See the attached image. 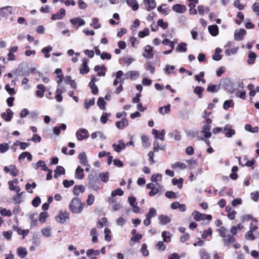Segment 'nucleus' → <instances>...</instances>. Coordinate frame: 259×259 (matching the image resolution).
Listing matches in <instances>:
<instances>
[{
	"label": "nucleus",
	"instance_id": "1",
	"mask_svg": "<svg viewBox=\"0 0 259 259\" xmlns=\"http://www.w3.org/2000/svg\"><path fill=\"white\" fill-rule=\"evenodd\" d=\"M219 233L220 236L222 238V240L225 246H229L231 244H233V247L238 249L241 246L240 244L235 242L234 236L230 234H227V229L223 226L221 227L217 230Z\"/></svg>",
	"mask_w": 259,
	"mask_h": 259
},
{
	"label": "nucleus",
	"instance_id": "2",
	"mask_svg": "<svg viewBox=\"0 0 259 259\" xmlns=\"http://www.w3.org/2000/svg\"><path fill=\"white\" fill-rule=\"evenodd\" d=\"M69 207L72 213H79L83 209L84 204L78 198L75 197L71 200Z\"/></svg>",
	"mask_w": 259,
	"mask_h": 259
},
{
	"label": "nucleus",
	"instance_id": "3",
	"mask_svg": "<svg viewBox=\"0 0 259 259\" xmlns=\"http://www.w3.org/2000/svg\"><path fill=\"white\" fill-rule=\"evenodd\" d=\"M69 212L66 210H61L59 212L58 215L56 217V221L61 224L64 223L69 220Z\"/></svg>",
	"mask_w": 259,
	"mask_h": 259
},
{
	"label": "nucleus",
	"instance_id": "4",
	"mask_svg": "<svg viewBox=\"0 0 259 259\" xmlns=\"http://www.w3.org/2000/svg\"><path fill=\"white\" fill-rule=\"evenodd\" d=\"M192 214L196 221L205 220H211L212 219V216L210 214L201 213L197 211H194Z\"/></svg>",
	"mask_w": 259,
	"mask_h": 259
},
{
	"label": "nucleus",
	"instance_id": "5",
	"mask_svg": "<svg viewBox=\"0 0 259 259\" xmlns=\"http://www.w3.org/2000/svg\"><path fill=\"white\" fill-rule=\"evenodd\" d=\"M76 137L79 141H82L89 137L88 131L85 128H80L75 134Z\"/></svg>",
	"mask_w": 259,
	"mask_h": 259
},
{
	"label": "nucleus",
	"instance_id": "6",
	"mask_svg": "<svg viewBox=\"0 0 259 259\" xmlns=\"http://www.w3.org/2000/svg\"><path fill=\"white\" fill-rule=\"evenodd\" d=\"M89 60L87 58H83L82 59V64L79 68V72L81 74H87L89 71L90 68L88 66Z\"/></svg>",
	"mask_w": 259,
	"mask_h": 259
},
{
	"label": "nucleus",
	"instance_id": "7",
	"mask_svg": "<svg viewBox=\"0 0 259 259\" xmlns=\"http://www.w3.org/2000/svg\"><path fill=\"white\" fill-rule=\"evenodd\" d=\"M223 132L227 138H231L236 133L235 131L232 128V125L230 124H227L225 126Z\"/></svg>",
	"mask_w": 259,
	"mask_h": 259
},
{
	"label": "nucleus",
	"instance_id": "8",
	"mask_svg": "<svg viewBox=\"0 0 259 259\" xmlns=\"http://www.w3.org/2000/svg\"><path fill=\"white\" fill-rule=\"evenodd\" d=\"M4 171L14 177L17 176L19 174V170L17 169L16 166L12 164L9 166H5Z\"/></svg>",
	"mask_w": 259,
	"mask_h": 259
},
{
	"label": "nucleus",
	"instance_id": "9",
	"mask_svg": "<svg viewBox=\"0 0 259 259\" xmlns=\"http://www.w3.org/2000/svg\"><path fill=\"white\" fill-rule=\"evenodd\" d=\"M143 56L147 59H151L153 57V48L150 45H147L144 48Z\"/></svg>",
	"mask_w": 259,
	"mask_h": 259
},
{
	"label": "nucleus",
	"instance_id": "10",
	"mask_svg": "<svg viewBox=\"0 0 259 259\" xmlns=\"http://www.w3.org/2000/svg\"><path fill=\"white\" fill-rule=\"evenodd\" d=\"M128 201L130 205L133 207V211L135 213L139 212L140 210V209L139 207L137 206L136 198L134 196H130L128 198Z\"/></svg>",
	"mask_w": 259,
	"mask_h": 259
},
{
	"label": "nucleus",
	"instance_id": "11",
	"mask_svg": "<svg viewBox=\"0 0 259 259\" xmlns=\"http://www.w3.org/2000/svg\"><path fill=\"white\" fill-rule=\"evenodd\" d=\"M112 148L114 151L117 153H119L121 150L125 149V145L123 141L122 140H120L118 141L117 144H113Z\"/></svg>",
	"mask_w": 259,
	"mask_h": 259
},
{
	"label": "nucleus",
	"instance_id": "12",
	"mask_svg": "<svg viewBox=\"0 0 259 259\" xmlns=\"http://www.w3.org/2000/svg\"><path fill=\"white\" fill-rule=\"evenodd\" d=\"M210 125L204 124L202 127L201 134H203V137L206 139L210 138L212 135L210 132Z\"/></svg>",
	"mask_w": 259,
	"mask_h": 259
},
{
	"label": "nucleus",
	"instance_id": "13",
	"mask_svg": "<svg viewBox=\"0 0 259 259\" xmlns=\"http://www.w3.org/2000/svg\"><path fill=\"white\" fill-rule=\"evenodd\" d=\"M143 3L144 4L145 9L147 11H151L156 6L155 0H144Z\"/></svg>",
	"mask_w": 259,
	"mask_h": 259
},
{
	"label": "nucleus",
	"instance_id": "14",
	"mask_svg": "<svg viewBox=\"0 0 259 259\" xmlns=\"http://www.w3.org/2000/svg\"><path fill=\"white\" fill-rule=\"evenodd\" d=\"M13 8L11 6H6L0 9V16L7 17L12 13Z\"/></svg>",
	"mask_w": 259,
	"mask_h": 259
},
{
	"label": "nucleus",
	"instance_id": "15",
	"mask_svg": "<svg viewBox=\"0 0 259 259\" xmlns=\"http://www.w3.org/2000/svg\"><path fill=\"white\" fill-rule=\"evenodd\" d=\"M66 14V11L64 9H61L60 11L56 14H53L51 19L52 20H60L64 18Z\"/></svg>",
	"mask_w": 259,
	"mask_h": 259
},
{
	"label": "nucleus",
	"instance_id": "16",
	"mask_svg": "<svg viewBox=\"0 0 259 259\" xmlns=\"http://www.w3.org/2000/svg\"><path fill=\"white\" fill-rule=\"evenodd\" d=\"M13 112L9 108L7 109L6 112H3L1 114L2 117L7 122H9L11 120L13 117Z\"/></svg>",
	"mask_w": 259,
	"mask_h": 259
},
{
	"label": "nucleus",
	"instance_id": "17",
	"mask_svg": "<svg viewBox=\"0 0 259 259\" xmlns=\"http://www.w3.org/2000/svg\"><path fill=\"white\" fill-rule=\"evenodd\" d=\"M94 70L98 72V76H104L106 74V68L104 65H96L94 67Z\"/></svg>",
	"mask_w": 259,
	"mask_h": 259
},
{
	"label": "nucleus",
	"instance_id": "18",
	"mask_svg": "<svg viewBox=\"0 0 259 259\" xmlns=\"http://www.w3.org/2000/svg\"><path fill=\"white\" fill-rule=\"evenodd\" d=\"M37 90L35 92L36 96L38 98H41L44 96V93L46 92L45 86L42 84H39L36 86Z\"/></svg>",
	"mask_w": 259,
	"mask_h": 259
},
{
	"label": "nucleus",
	"instance_id": "19",
	"mask_svg": "<svg viewBox=\"0 0 259 259\" xmlns=\"http://www.w3.org/2000/svg\"><path fill=\"white\" fill-rule=\"evenodd\" d=\"M128 125V121L127 118H123L121 120L115 122L116 127L119 130H122Z\"/></svg>",
	"mask_w": 259,
	"mask_h": 259
},
{
	"label": "nucleus",
	"instance_id": "20",
	"mask_svg": "<svg viewBox=\"0 0 259 259\" xmlns=\"http://www.w3.org/2000/svg\"><path fill=\"white\" fill-rule=\"evenodd\" d=\"M246 33V31L244 29H240L238 30L235 31L234 33L235 39L238 41L241 40Z\"/></svg>",
	"mask_w": 259,
	"mask_h": 259
},
{
	"label": "nucleus",
	"instance_id": "21",
	"mask_svg": "<svg viewBox=\"0 0 259 259\" xmlns=\"http://www.w3.org/2000/svg\"><path fill=\"white\" fill-rule=\"evenodd\" d=\"M172 9L174 11L178 13H184L187 10V8L185 6L180 4L174 5Z\"/></svg>",
	"mask_w": 259,
	"mask_h": 259
},
{
	"label": "nucleus",
	"instance_id": "22",
	"mask_svg": "<svg viewBox=\"0 0 259 259\" xmlns=\"http://www.w3.org/2000/svg\"><path fill=\"white\" fill-rule=\"evenodd\" d=\"M25 158L29 161L32 160V156L31 154L28 152H22L18 157V160L19 162H22Z\"/></svg>",
	"mask_w": 259,
	"mask_h": 259
},
{
	"label": "nucleus",
	"instance_id": "23",
	"mask_svg": "<svg viewBox=\"0 0 259 259\" xmlns=\"http://www.w3.org/2000/svg\"><path fill=\"white\" fill-rule=\"evenodd\" d=\"M85 191V187L81 185H75L74 186L73 192L75 195L78 196L80 193H82Z\"/></svg>",
	"mask_w": 259,
	"mask_h": 259
},
{
	"label": "nucleus",
	"instance_id": "24",
	"mask_svg": "<svg viewBox=\"0 0 259 259\" xmlns=\"http://www.w3.org/2000/svg\"><path fill=\"white\" fill-rule=\"evenodd\" d=\"M83 171V169L78 166L75 170V178L78 180L83 179L84 178Z\"/></svg>",
	"mask_w": 259,
	"mask_h": 259
},
{
	"label": "nucleus",
	"instance_id": "25",
	"mask_svg": "<svg viewBox=\"0 0 259 259\" xmlns=\"http://www.w3.org/2000/svg\"><path fill=\"white\" fill-rule=\"evenodd\" d=\"M162 189V187L161 185L158 183H156V187L151 190V191L149 192V195L150 196H153L158 194L160 191H161Z\"/></svg>",
	"mask_w": 259,
	"mask_h": 259
},
{
	"label": "nucleus",
	"instance_id": "26",
	"mask_svg": "<svg viewBox=\"0 0 259 259\" xmlns=\"http://www.w3.org/2000/svg\"><path fill=\"white\" fill-rule=\"evenodd\" d=\"M158 220L159 224L161 225H165L171 221V219L167 215L163 214L160 215L158 217Z\"/></svg>",
	"mask_w": 259,
	"mask_h": 259
},
{
	"label": "nucleus",
	"instance_id": "27",
	"mask_svg": "<svg viewBox=\"0 0 259 259\" xmlns=\"http://www.w3.org/2000/svg\"><path fill=\"white\" fill-rule=\"evenodd\" d=\"M208 30L210 34L213 36H215L219 34V28L216 25L209 26Z\"/></svg>",
	"mask_w": 259,
	"mask_h": 259
},
{
	"label": "nucleus",
	"instance_id": "28",
	"mask_svg": "<svg viewBox=\"0 0 259 259\" xmlns=\"http://www.w3.org/2000/svg\"><path fill=\"white\" fill-rule=\"evenodd\" d=\"M126 3L133 11H137L139 9V4L136 0H126Z\"/></svg>",
	"mask_w": 259,
	"mask_h": 259
},
{
	"label": "nucleus",
	"instance_id": "29",
	"mask_svg": "<svg viewBox=\"0 0 259 259\" xmlns=\"http://www.w3.org/2000/svg\"><path fill=\"white\" fill-rule=\"evenodd\" d=\"M92 139H95L99 137L102 140L106 139L107 137L102 132H96L93 133L91 135Z\"/></svg>",
	"mask_w": 259,
	"mask_h": 259
},
{
	"label": "nucleus",
	"instance_id": "30",
	"mask_svg": "<svg viewBox=\"0 0 259 259\" xmlns=\"http://www.w3.org/2000/svg\"><path fill=\"white\" fill-rule=\"evenodd\" d=\"M78 158L79 160V162L82 165L87 164L88 162V157L84 152H81L78 155Z\"/></svg>",
	"mask_w": 259,
	"mask_h": 259
},
{
	"label": "nucleus",
	"instance_id": "31",
	"mask_svg": "<svg viewBox=\"0 0 259 259\" xmlns=\"http://www.w3.org/2000/svg\"><path fill=\"white\" fill-rule=\"evenodd\" d=\"M17 253L20 257L24 258L27 254V251L25 248L19 247L17 248Z\"/></svg>",
	"mask_w": 259,
	"mask_h": 259
},
{
	"label": "nucleus",
	"instance_id": "32",
	"mask_svg": "<svg viewBox=\"0 0 259 259\" xmlns=\"http://www.w3.org/2000/svg\"><path fill=\"white\" fill-rule=\"evenodd\" d=\"M41 233L43 236L45 237H50L52 235V229L50 227L47 226L41 229Z\"/></svg>",
	"mask_w": 259,
	"mask_h": 259
},
{
	"label": "nucleus",
	"instance_id": "33",
	"mask_svg": "<svg viewBox=\"0 0 259 259\" xmlns=\"http://www.w3.org/2000/svg\"><path fill=\"white\" fill-rule=\"evenodd\" d=\"M39 167H41L42 170L44 171H47V170H48L46 163L43 160H39L34 166V168L35 169H38Z\"/></svg>",
	"mask_w": 259,
	"mask_h": 259
},
{
	"label": "nucleus",
	"instance_id": "34",
	"mask_svg": "<svg viewBox=\"0 0 259 259\" xmlns=\"http://www.w3.org/2000/svg\"><path fill=\"white\" fill-rule=\"evenodd\" d=\"M248 58L247 63L249 65H252L254 63L256 55L254 52L250 51L248 53Z\"/></svg>",
	"mask_w": 259,
	"mask_h": 259
},
{
	"label": "nucleus",
	"instance_id": "35",
	"mask_svg": "<svg viewBox=\"0 0 259 259\" xmlns=\"http://www.w3.org/2000/svg\"><path fill=\"white\" fill-rule=\"evenodd\" d=\"M163 240L165 242H169L171 241V234L169 232L164 231L161 233Z\"/></svg>",
	"mask_w": 259,
	"mask_h": 259
},
{
	"label": "nucleus",
	"instance_id": "36",
	"mask_svg": "<svg viewBox=\"0 0 259 259\" xmlns=\"http://www.w3.org/2000/svg\"><path fill=\"white\" fill-rule=\"evenodd\" d=\"M166 6V4H162V5L158 7L157 11L164 15H167L169 11V9Z\"/></svg>",
	"mask_w": 259,
	"mask_h": 259
},
{
	"label": "nucleus",
	"instance_id": "37",
	"mask_svg": "<svg viewBox=\"0 0 259 259\" xmlns=\"http://www.w3.org/2000/svg\"><path fill=\"white\" fill-rule=\"evenodd\" d=\"M222 50L220 48H217L215 50V52L212 56V59L215 61H220L222 59L221 53Z\"/></svg>",
	"mask_w": 259,
	"mask_h": 259
},
{
	"label": "nucleus",
	"instance_id": "38",
	"mask_svg": "<svg viewBox=\"0 0 259 259\" xmlns=\"http://www.w3.org/2000/svg\"><path fill=\"white\" fill-rule=\"evenodd\" d=\"M200 259H210V254L204 248H201L199 251Z\"/></svg>",
	"mask_w": 259,
	"mask_h": 259
},
{
	"label": "nucleus",
	"instance_id": "39",
	"mask_svg": "<svg viewBox=\"0 0 259 259\" xmlns=\"http://www.w3.org/2000/svg\"><path fill=\"white\" fill-rule=\"evenodd\" d=\"M144 67L146 70L149 71L151 74H154L155 72V68L151 62L149 61L146 62L144 65Z\"/></svg>",
	"mask_w": 259,
	"mask_h": 259
},
{
	"label": "nucleus",
	"instance_id": "40",
	"mask_svg": "<svg viewBox=\"0 0 259 259\" xmlns=\"http://www.w3.org/2000/svg\"><path fill=\"white\" fill-rule=\"evenodd\" d=\"M53 50V48L51 46H48L41 50V52L44 54L45 57L49 58L50 57L49 53Z\"/></svg>",
	"mask_w": 259,
	"mask_h": 259
},
{
	"label": "nucleus",
	"instance_id": "41",
	"mask_svg": "<svg viewBox=\"0 0 259 259\" xmlns=\"http://www.w3.org/2000/svg\"><path fill=\"white\" fill-rule=\"evenodd\" d=\"M66 128V125L64 123H62L59 127L55 126L53 129L54 133L56 135H59L60 133L61 129L65 130Z\"/></svg>",
	"mask_w": 259,
	"mask_h": 259
},
{
	"label": "nucleus",
	"instance_id": "42",
	"mask_svg": "<svg viewBox=\"0 0 259 259\" xmlns=\"http://www.w3.org/2000/svg\"><path fill=\"white\" fill-rule=\"evenodd\" d=\"M187 50V44L185 42L180 43L176 48V51L180 52H186Z\"/></svg>",
	"mask_w": 259,
	"mask_h": 259
},
{
	"label": "nucleus",
	"instance_id": "43",
	"mask_svg": "<svg viewBox=\"0 0 259 259\" xmlns=\"http://www.w3.org/2000/svg\"><path fill=\"white\" fill-rule=\"evenodd\" d=\"M183 182V179L182 178H180L179 179L174 178L172 180V184L174 185L177 186L179 189H181L182 188Z\"/></svg>",
	"mask_w": 259,
	"mask_h": 259
},
{
	"label": "nucleus",
	"instance_id": "44",
	"mask_svg": "<svg viewBox=\"0 0 259 259\" xmlns=\"http://www.w3.org/2000/svg\"><path fill=\"white\" fill-rule=\"evenodd\" d=\"M89 185L94 190H97L98 189V186L95 185L96 183V179L93 177L92 176L89 177Z\"/></svg>",
	"mask_w": 259,
	"mask_h": 259
},
{
	"label": "nucleus",
	"instance_id": "45",
	"mask_svg": "<svg viewBox=\"0 0 259 259\" xmlns=\"http://www.w3.org/2000/svg\"><path fill=\"white\" fill-rule=\"evenodd\" d=\"M220 89V87L215 84H209L207 88V91L211 93H216Z\"/></svg>",
	"mask_w": 259,
	"mask_h": 259
},
{
	"label": "nucleus",
	"instance_id": "46",
	"mask_svg": "<svg viewBox=\"0 0 259 259\" xmlns=\"http://www.w3.org/2000/svg\"><path fill=\"white\" fill-rule=\"evenodd\" d=\"M99 178H100L102 181L106 183L109 180V172H102L99 174Z\"/></svg>",
	"mask_w": 259,
	"mask_h": 259
},
{
	"label": "nucleus",
	"instance_id": "47",
	"mask_svg": "<svg viewBox=\"0 0 259 259\" xmlns=\"http://www.w3.org/2000/svg\"><path fill=\"white\" fill-rule=\"evenodd\" d=\"M156 214V209L153 207H151L149 209V212L146 214L145 217L146 218H149L151 219L152 217H155Z\"/></svg>",
	"mask_w": 259,
	"mask_h": 259
},
{
	"label": "nucleus",
	"instance_id": "48",
	"mask_svg": "<svg viewBox=\"0 0 259 259\" xmlns=\"http://www.w3.org/2000/svg\"><path fill=\"white\" fill-rule=\"evenodd\" d=\"M234 105V103L233 100H226L224 102L223 105V108L225 110H227L230 107H232Z\"/></svg>",
	"mask_w": 259,
	"mask_h": 259
},
{
	"label": "nucleus",
	"instance_id": "49",
	"mask_svg": "<svg viewBox=\"0 0 259 259\" xmlns=\"http://www.w3.org/2000/svg\"><path fill=\"white\" fill-rule=\"evenodd\" d=\"M9 145L7 143L0 144V153H4L6 152L9 149Z\"/></svg>",
	"mask_w": 259,
	"mask_h": 259
},
{
	"label": "nucleus",
	"instance_id": "50",
	"mask_svg": "<svg viewBox=\"0 0 259 259\" xmlns=\"http://www.w3.org/2000/svg\"><path fill=\"white\" fill-rule=\"evenodd\" d=\"M238 50V47H235L234 48H232L231 49H227L225 51V53L226 55L229 56L232 54H235L237 53Z\"/></svg>",
	"mask_w": 259,
	"mask_h": 259
},
{
	"label": "nucleus",
	"instance_id": "51",
	"mask_svg": "<svg viewBox=\"0 0 259 259\" xmlns=\"http://www.w3.org/2000/svg\"><path fill=\"white\" fill-rule=\"evenodd\" d=\"M204 91V88L201 87H196L194 90V93L198 96L199 98L202 96V92Z\"/></svg>",
	"mask_w": 259,
	"mask_h": 259
},
{
	"label": "nucleus",
	"instance_id": "52",
	"mask_svg": "<svg viewBox=\"0 0 259 259\" xmlns=\"http://www.w3.org/2000/svg\"><path fill=\"white\" fill-rule=\"evenodd\" d=\"M245 239L247 240H254L255 236L253 234V231L249 230L245 234Z\"/></svg>",
	"mask_w": 259,
	"mask_h": 259
},
{
	"label": "nucleus",
	"instance_id": "53",
	"mask_svg": "<svg viewBox=\"0 0 259 259\" xmlns=\"http://www.w3.org/2000/svg\"><path fill=\"white\" fill-rule=\"evenodd\" d=\"M105 104L106 102H105L103 98L100 97L98 99L97 101V105L101 109L104 110L105 109Z\"/></svg>",
	"mask_w": 259,
	"mask_h": 259
},
{
	"label": "nucleus",
	"instance_id": "54",
	"mask_svg": "<svg viewBox=\"0 0 259 259\" xmlns=\"http://www.w3.org/2000/svg\"><path fill=\"white\" fill-rule=\"evenodd\" d=\"M212 234V229L210 228H208L207 230H204L202 234V239H206L207 236H211Z\"/></svg>",
	"mask_w": 259,
	"mask_h": 259
},
{
	"label": "nucleus",
	"instance_id": "55",
	"mask_svg": "<svg viewBox=\"0 0 259 259\" xmlns=\"http://www.w3.org/2000/svg\"><path fill=\"white\" fill-rule=\"evenodd\" d=\"M0 213L3 216L10 217L12 214L11 211L6 208L0 207Z\"/></svg>",
	"mask_w": 259,
	"mask_h": 259
},
{
	"label": "nucleus",
	"instance_id": "56",
	"mask_svg": "<svg viewBox=\"0 0 259 259\" xmlns=\"http://www.w3.org/2000/svg\"><path fill=\"white\" fill-rule=\"evenodd\" d=\"M150 33L149 30L147 28H145L142 31H140L138 33L139 37L143 38L146 36L149 35Z\"/></svg>",
	"mask_w": 259,
	"mask_h": 259
},
{
	"label": "nucleus",
	"instance_id": "57",
	"mask_svg": "<svg viewBox=\"0 0 259 259\" xmlns=\"http://www.w3.org/2000/svg\"><path fill=\"white\" fill-rule=\"evenodd\" d=\"M110 116V113H105V112H104L101 118H100V121L101 122L103 123V124H105L106 123H107L108 120V117Z\"/></svg>",
	"mask_w": 259,
	"mask_h": 259
},
{
	"label": "nucleus",
	"instance_id": "58",
	"mask_svg": "<svg viewBox=\"0 0 259 259\" xmlns=\"http://www.w3.org/2000/svg\"><path fill=\"white\" fill-rule=\"evenodd\" d=\"M140 250L144 256H147L149 255V251L147 249V245H146V244L143 243L142 245V247Z\"/></svg>",
	"mask_w": 259,
	"mask_h": 259
},
{
	"label": "nucleus",
	"instance_id": "59",
	"mask_svg": "<svg viewBox=\"0 0 259 259\" xmlns=\"http://www.w3.org/2000/svg\"><path fill=\"white\" fill-rule=\"evenodd\" d=\"M95 29H99L101 27V24L99 23V19L94 18L92 20V23L91 24Z\"/></svg>",
	"mask_w": 259,
	"mask_h": 259
},
{
	"label": "nucleus",
	"instance_id": "60",
	"mask_svg": "<svg viewBox=\"0 0 259 259\" xmlns=\"http://www.w3.org/2000/svg\"><path fill=\"white\" fill-rule=\"evenodd\" d=\"M257 220L255 219H252L250 226H249V230L254 231L258 229V227L256 225Z\"/></svg>",
	"mask_w": 259,
	"mask_h": 259
},
{
	"label": "nucleus",
	"instance_id": "61",
	"mask_svg": "<svg viewBox=\"0 0 259 259\" xmlns=\"http://www.w3.org/2000/svg\"><path fill=\"white\" fill-rule=\"evenodd\" d=\"M130 77L132 80L136 79L140 76V73L138 71H130Z\"/></svg>",
	"mask_w": 259,
	"mask_h": 259
},
{
	"label": "nucleus",
	"instance_id": "62",
	"mask_svg": "<svg viewBox=\"0 0 259 259\" xmlns=\"http://www.w3.org/2000/svg\"><path fill=\"white\" fill-rule=\"evenodd\" d=\"M95 104V99H91L90 100H85L84 101V107L88 109H89L92 106L94 105Z\"/></svg>",
	"mask_w": 259,
	"mask_h": 259
},
{
	"label": "nucleus",
	"instance_id": "63",
	"mask_svg": "<svg viewBox=\"0 0 259 259\" xmlns=\"http://www.w3.org/2000/svg\"><path fill=\"white\" fill-rule=\"evenodd\" d=\"M162 175L159 174L156 175H153L151 176V180L153 182L156 183L157 181H160L161 180Z\"/></svg>",
	"mask_w": 259,
	"mask_h": 259
},
{
	"label": "nucleus",
	"instance_id": "64",
	"mask_svg": "<svg viewBox=\"0 0 259 259\" xmlns=\"http://www.w3.org/2000/svg\"><path fill=\"white\" fill-rule=\"evenodd\" d=\"M123 191L120 189L118 188L111 192V196L112 197H114L117 195L118 196H122L123 195Z\"/></svg>",
	"mask_w": 259,
	"mask_h": 259
}]
</instances>
